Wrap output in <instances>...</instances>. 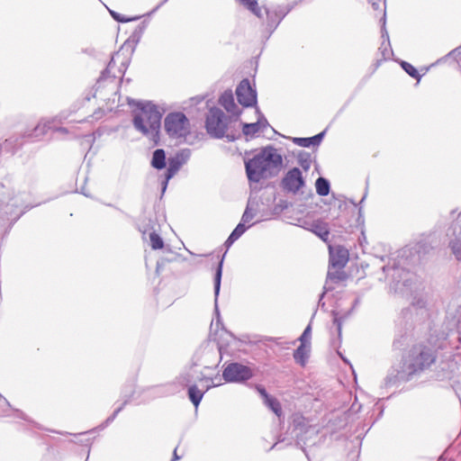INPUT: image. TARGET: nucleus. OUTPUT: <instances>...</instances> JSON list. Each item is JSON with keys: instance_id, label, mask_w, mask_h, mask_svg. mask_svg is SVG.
Masks as SVG:
<instances>
[{"instance_id": "f257e3e1", "label": "nucleus", "mask_w": 461, "mask_h": 461, "mask_svg": "<svg viewBox=\"0 0 461 461\" xmlns=\"http://www.w3.org/2000/svg\"><path fill=\"white\" fill-rule=\"evenodd\" d=\"M461 329V305L449 307L443 320L429 326L428 342L413 345L403 356L402 361L393 366L385 376L383 386L392 387L401 383L409 382L420 375L435 363L437 350L450 345L447 338L459 334Z\"/></svg>"}, {"instance_id": "f03ea898", "label": "nucleus", "mask_w": 461, "mask_h": 461, "mask_svg": "<svg viewBox=\"0 0 461 461\" xmlns=\"http://www.w3.org/2000/svg\"><path fill=\"white\" fill-rule=\"evenodd\" d=\"M420 249L421 246L416 244L412 247L402 249L397 257L398 259H393L392 264L388 263L383 266L382 269L385 274L391 293L398 294L402 296L415 293L411 301V306L419 310L426 311V297L417 293V276L407 268L408 266H413L420 261Z\"/></svg>"}, {"instance_id": "7ed1b4c3", "label": "nucleus", "mask_w": 461, "mask_h": 461, "mask_svg": "<svg viewBox=\"0 0 461 461\" xmlns=\"http://www.w3.org/2000/svg\"><path fill=\"white\" fill-rule=\"evenodd\" d=\"M128 104L135 107L132 111L134 128L158 145L160 140L163 111L150 101H135L128 98Z\"/></svg>"}, {"instance_id": "20e7f679", "label": "nucleus", "mask_w": 461, "mask_h": 461, "mask_svg": "<svg viewBox=\"0 0 461 461\" xmlns=\"http://www.w3.org/2000/svg\"><path fill=\"white\" fill-rule=\"evenodd\" d=\"M283 158L272 146L263 148L252 158L245 160V170L250 183H258L278 175Z\"/></svg>"}, {"instance_id": "39448f33", "label": "nucleus", "mask_w": 461, "mask_h": 461, "mask_svg": "<svg viewBox=\"0 0 461 461\" xmlns=\"http://www.w3.org/2000/svg\"><path fill=\"white\" fill-rule=\"evenodd\" d=\"M119 57V54L116 53L113 55L108 63L106 68L102 72V75L98 78L95 86V94L94 97H99L103 100H108L110 101L111 98L107 97L106 95V88L113 93V104L115 103V97L118 94V86L120 82L116 81V78H121L125 70H126V65L125 63H122L121 67L118 68V75H116L114 72H113L114 67H115V58Z\"/></svg>"}, {"instance_id": "423d86ee", "label": "nucleus", "mask_w": 461, "mask_h": 461, "mask_svg": "<svg viewBox=\"0 0 461 461\" xmlns=\"http://www.w3.org/2000/svg\"><path fill=\"white\" fill-rule=\"evenodd\" d=\"M228 122L225 113L220 108L212 107L208 112L205 127L211 136L217 139L226 137L229 141H233L236 137L226 133Z\"/></svg>"}, {"instance_id": "0eeeda50", "label": "nucleus", "mask_w": 461, "mask_h": 461, "mask_svg": "<svg viewBox=\"0 0 461 461\" xmlns=\"http://www.w3.org/2000/svg\"><path fill=\"white\" fill-rule=\"evenodd\" d=\"M167 134L172 139H185L191 131L188 118L181 112L169 113L164 120Z\"/></svg>"}, {"instance_id": "6e6552de", "label": "nucleus", "mask_w": 461, "mask_h": 461, "mask_svg": "<svg viewBox=\"0 0 461 461\" xmlns=\"http://www.w3.org/2000/svg\"><path fill=\"white\" fill-rule=\"evenodd\" d=\"M254 375L253 370L246 365L239 362H231L225 365L222 371V378L227 383H244Z\"/></svg>"}, {"instance_id": "1a4fd4ad", "label": "nucleus", "mask_w": 461, "mask_h": 461, "mask_svg": "<svg viewBox=\"0 0 461 461\" xmlns=\"http://www.w3.org/2000/svg\"><path fill=\"white\" fill-rule=\"evenodd\" d=\"M190 157L191 150L189 149H183L174 157H170L168 158V167L165 175V179L162 182V193L166 191L168 181L178 172L180 167L188 161Z\"/></svg>"}, {"instance_id": "9d476101", "label": "nucleus", "mask_w": 461, "mask_h": 461, "mask_svg": "<svg viewBox=\"0 0 461 461\" xmlns=\"http://www.w3.org/2000/svg\"><path fill=\"white\" fill-rule=\"evenodd\" d=\"M305 185V180L298 167H293L286 172L281 181L284 191L296 194Z\"/></svg>"}, {"instance_id": "9b49d317", "label": "nucleus", "mask_w": 461, "mask_h": 461, "mask_svg": "<svg viewBox=\"0 0 461 461\" xmlns=\"http://www.w3.org/2000/svg\"><path fill=\"white\" fill-rule=\"evenodd\" d=\"M448 247L455 258L461 261V212L447 231Z\"/></svg>"}, {"instance_id": "f8f14e48", "label": "nucleus", "mask_w": 461, "mask_h": 461, "mask_svg": "<svg viewBox=\"0 0 461 461\" xmlns=\"http://www.w3.org/2000/svg\"><path fill=\"white\" fill-rule=\"evenodd\" d=\"M238 102L245 106H254L257 104V93L250 86L249 79H243L236 89Z\"/></svg>"}, {"instance_id": "ddd939ff", "label": "nucleus", "mask_w": 461, "mask_h": 461, "mask_svg": "<svg viewBox=\"0 0 461 461\" xmlns=\"http://www.w3.org/2000/svg\"><path fill=\"white\" fill-rule=\"evenodd\" d=\"M289 10L284 6H273L270 8H266L267 14V25L270 32H274L281 21L288 14Z\"/></svg>"}, {"instance_id": "4468645a", "label": "nucleus", "mask_w": 461, "mask_h": 461, "mask_svg": "<svg viewBox=\"0 0 461 461\" xmlns=\"http://www.w3.org/2000/svg\"><path fill=\"white\" fill-rule=\"evenodd\" d=\"M348 260V253L345 249H338L330 251V266L332 268H343Z\"/></svg>"}, {"instance_id": "2eb2a0df", "label": "nucleus", "mask_w": 461, "mask_h": 461, "mask_svg": "<svg viewBox=\"0 0 461 461\" xmlns=\"http://www.w3.org/2000/svg\"><path fill=\"white\" fill-rule=\"evenodd\" d=\"M225 254L222 256L221 259L220 260L216 270L214 274V296H215V314L217 317V322L220 321V312L218 309V296L220 294L221 289V276H222V267H223V260H224Z\"/></svg>"}, {"instance_id": "dca6fc26", "label": "nucleus", "mask_w": 461, "mask_h": 461, "mask_svg": "<svg viewBox=\"0 0 461 461\" xmlns=\"http://www.w3.org/2000/svg\"><path fill=\"white\" fill-rule=\"evenodd\" d=\"M219 103L223 106L227 112L231 113L237 116L240 115V111L235 104L234 97L231 91H225L220 97Z\"/></svg>"}, {"instance_id": "f3484780", "label": "nucleus", "mask_w": 461, "mask_h": 461, "mask_svg": "<svg viewBox=\"0 0 461 461\" xmlns=\"http://www.w3.org/2000/svg\"><path fill=\"white\" fill-rule=\"evenodd\" d=\"M52 122L49 120H41L33 129L31 136L34 139H41L52 129Z\"/></svg>"}, {"instance_id": "a211bd4d", "label": "nucleus", "mask_w": 461, "mask_h": 461, "mask_svg": "<svg viewBox=\"0 0 461 461\" xmlns=\"http://www.w3.org/2000/svg\"><path fill=\"white\" fill-rule=\"evenodd\" d=\"M309 346L301 343V345L294 352V358L296 363L300 364L302 366H304L309 358Z\"/></svg>"}, {"instance_id": "6ab92c4d", "label": "nucleus", "mask_w": 461, "mask_h": 461, "mask_svg": "<svg viewBox=\"0 0 461 461\" xmlns=\"http://www.w3.org/2000/svg\"><path fill=\"white\" fill-rule=\"evenodd\" d=\"M167 165L166 153L162 149H158L153 152L151 166L156 169H163Z\"/></svg>"}, {"instance_id": "aec40b11", "label": "nucleus", "mask_w": 461, "mask_h": 461, "mask_svg": "<svg viewBox=\"0 0 461 461\" xmlns=\"http://www.w3.org/2000/svg\"><path fill=\"white\" fill-rule=\"evenodd\" d=\"M203 389H199L197 385L192 384L188 388V397L192 403L197 408L199 403L201 402L203 394H204Z\"/></svg>"}, {"instance_id": "412c9836", "label": "nucleus", "mask_w": 461, "mask_h": 461, "mask_svg": "<svg viewBox=\"0 0 461 461\" xmlns=\"http://www.w3.org/2000/svg\"><path fill=\"white\" fill-rule=\"evenodd\" d=\"M316 192L321 196H326L330 193V182L324 177L317 178L315 182Z\"/></svg>"}, {"instance_id": "4be33fe9", "label": "nucleus", "mask_w": 461, "mask_h": 461, "mask_svg": "<svg viewBox=\"0 0 461 461\" xmlns=\"http://www.w3.org/2000/svg\"><path fill=\"white\" fill-rule=\"evenodd\" d=\"M245 7H247L249 11H251L255 15L261 18L262 13L261 9L258 7L257 0H236Z\"/></svg>"}, {"instance_id": "5701e85b", "label": "nucleus", "mask_w": 461, "mask_h": 461, "mask_svg": "<svg viewBox=\"0 0 461 461\" xmlns=\"http://www.w3.org/2000/svg\"><path fill=\"white\" fill-rule=\"evenodd\" d=\"M242 133L246 137L253 138L258 132L261 131L257 122H242Z\"/></svg>"}, {"instance_id": "b1692460", "label": "nucleus", "mask_w": 461, "mask_h": 461, "mask_svg": "<svg viewBox=\"0 0 461 461\" xmlns=\"http://www.w3.org/2000/svg\"><path fill=\"white\" fill-rule=\"evenodd\" d=\"M298 163L304 171H308L312 164V156L305 151H300L298 154Z\"/></svg>"}, {"instance_id": "393cba45", "label": "nucleus", "mask_w": 461, "mask_h": 461, "mask_svg": "<svg viewBox=\"0 0 461 461\" xmlns=\"http://www.w3.org/2000/svg\"><path fill=\"white\" fill-rule=\"evenodd\" d=\"M343 268H332L331 266H329V270L327 274L328 279L335 282L341 281L345 278V273L342 271Z\"/></svg>"}, {"instance_id": "a878e982", "label": "nucleus", "mask_w": 461, "mask_h": 461, "mask_svg": "<svg viewBox=\"0 0 461 461\" xmlns=\"http://www.w3.org/2000/svg\"><path fill=\"white\" fill-rule=\"evenodd\" d=\"M265 403L268 406V408L278 417L282 414V408L280 402L273 398L269 397L265 401Z\"/></svg>"}, {"instance_id": "bb28decb", "label": "nucleus", "mask_w": 461, "mask_h": 461, "mask_svg": "<svg viewBox=\"0 0 461 461\" xmlns=\"http://www.w3.org/2000/svg\"><path fill=\"white\" fill-rule=\"evenodd\" d=\"M312 231L321 240H326L328 239L330 232L325 224L316 223L312 225Z\"/></svg>"}, {"instance_id": "cd10ccee", "label": "nucleus", "mask_w": 461, "mask_h": 461, "mask_svg": "<svg viewBox=\"0 0 461 461\" xmlns=\"http://www.w3.org/2000/svg\"><path fill=\"white\" fill-rule=\"evenodd\" d=\"M401 67L402 69L411 77L417 79L418 81L420 80V75L417 71V69L410 63L406 61L401 62Z\"/></svg>"}, {"instance_id": "c85d7f7f", "label": "nucleus", "mask_w": 461, "mask_h": 461, "mask_svg": "<svg viewBox=\"0 0 461 461\" xmlns=\"http://www.w3.org/2000/svg\"><path fill=\"white\" fill-rule=\"evenodd\" d=\"M149 240L150 246L153 249H160L164 247V241L162 238L155 231L149 233Z\"/></svg>"}, {"instance_id": "c756f323", "label": "nucleus", "mask_w": 461, "mask_h": 461, "mask_svg": "<svg viewBox=\"0 0 461 461\" xmlns=\"http://www.w3.org/2000/svg\"><path fill=\"white\" fill-rule=\"evenodd\" d=\"M256 215V210H253L250 203L249 202L247 204V207L245 209V212H243V215L241 217V221L243 223H249Z\"/></svg>"}, {"instance_id": "7c9ffc66", "label": "nucleus", "mask_w": 461, "mask_h": 461, "mask_svg": "<svg viewBox=\"0 0 461 461\" xmlns=\"http://www.w3.org/2000/svg\"><path fill=\"white\" fill-rule=\"evenodd\" d=\"M256 113L258 114V121L256 122L258 125L261 132H264L265 129L269 126V123L266 117L261 113L258 108H256Z\"/></svg>"}, {"instance_id": "2f4dec72", "label": "nucleus", "mask_w": 461, "mask_h": 461, "mask_svg": "<svg viewBox=\"0 0 461 461\" xmlns=\"http://www.w3.org/2000/svg\"><path fill=\"white\" fill-rule=\"evenodd\" d=\"M249 227H246L245 224L241 221L240 222L236 228L232 230L231 240H238L242 234L247 230Z\"/></svg>"}, {"instance_id": "473e14b6", "label": "nucleus", "mask_w": 461, "mask_h": 461, "mask_svg": "<svg viewBox=\"0 0 461 461\" xmlns=\"http://www.w3.org/2000/svg\"><path fill=\"white\" fill-rule=\"evenodd\" d=\"M127 402H128V401H127V400H126V401H124V402H123V403H122L120 407H118V408L113 411V413L111 416H109V417L105 420V421L104 422V424H102V426H101V427H102V429H104V427L108 426L110 423H112V422L114 420V419L116 418V416H117V415H118V414L122 411V409H123V408H124V406L127 404Z\"/></svg>"}, {"instance_id": "72a5a7b5", "label": "nucleus", "mask_w": 461, "mask_h": 461, "mask_svg": "<svg viewBox=\"0 0 461 461\" xmlns=\"http://www.w3.org/2000/svg\"><path fill=\"white\" fill-rule=\"evenodd\" d=\"M109 13L112 15V17L115 21H117L119 23H127V22H130V21L137 20L139 18V17L126 18V17L122 16V14H118L115 11H113V10H109Z\"/></svg>"}, {"instance_id": "f704fd0d", "label": "nucleus", "mask_w": 461, "mask_h": 461, "mask_svg": "<svg viewBox=\"0 0 461 461\" xmlns=\"http://www.w3.org/2000/svg\"><path fill=\"white\" fill-rule=\"evenodd\" d=\"M324 135H325V131H323L312 137H309V140H311V145L313 147L319 146L321 144Z\"/></svg>"}, {"instance_id": "c9c22d12", "label": "nucleus", "mask_w": 461, "mask_h": 461, "mask_svg": "<svg viewBox=\"0 0 461 461\" xmlns=\"http://www.w3.org/2000/svg\"><path fill=\"white\" fill-rule=\"evenodd\" d=\"M312 334V327L311 324H309L305 330H303V334L300 336L299 340L302 344H306V341L310 339Z\"/></svg>"}, {"instance_id": "e433bc0d", "label": "nucleus", "mask_w": 461, "mask_h": 461, "mask_svg": "<svg viewBox=\"0 0 461 461\" xmlns=\"http://www.w3.org/2000/svg\"><path fill=\"white\" fill-rule=\"evenodd\" d=\"M293 142L300 147L308 148L312 146L309 138H294Z\"/></svg>"}, {"instance_id": "4c0bfd02", "label": "nucleus", "mask_w": 461, "mask_h": 461, "mask_svg": "<svg viewBox=\"0 0 461 461\" xmlns=\"http://www.w3.org/2000/svg\"><path fill=\"white\" fill-rule=\"evenodd\" d=\"M5 402L6 405L16 413V416L18 418H20L22 420H26L28 422H32V420L29 419V417L23 411H20L18 409H13L6 399H5Z\"/></svg>"}, {"instance_id": "58836bf2", "label": "nucleus", "mask_w": 461, "mask_h": 461, "mask_svg": "<svg viewBox=\"0 0 461 461\" xmlns=\"http://www.w3.org/2000/svg\"><path fill=\"white\" fill-rule=\"evenodd\" d=\"M180 383H181L183 385H187L188 384H190V383H191L190 375H189V374L183 375L180 377Z\"/></svg>"}, {"instance_id": "ea45409f", "label": "nucleus", "mask_w": 461, "mask_h": 461, "mask_svg": "<svg viewBox=\"0 0 461 461\" xmlns=\"http://www.w3.org/2000/svg\"><path fill=\"white\" fill-rule=\"evenodd\" d=\"M199 380H200V381L205 380V381H207V382H208V381H211V384H208L207 385H205V386H204V388H203V391H204V392H207L209 389H211V388H212V387L216 386V384H214L212 383V379H210V378H207V377H203H203L199 378Z\"/></svg>"}, {"instance_id": "a19ab883", "label": "nucleus", "mask_w": 461, "mask_h": 461, "mask_svg": "<svg viewBox=\"0 0 461 461\" xmlns=\"http://www.w3.org/2000/svg\"><path fill=\"white\" fill-rule=\"evenodd\" d=\"M258 389V392L260 393V395L264 398V400L266 401L267 398L271 397L267 392L266 391V389L262 386H258L257 387Z\"/></svg>"}, {"instance_id": "79ce46f5", "label": "nucleus", "mask_w": 461, "mask_h": 461, "mask_svg": "<svg viewBox=\"0 0 461 461\" xmlns=\"http://www.w3.org/2000/svg\"><path fill=\"white\" fill-rule=\"evenodd\" d=\"M371 4L374 9L377 10L380 8L381 3L384 5V0H368Z\"/></svg>"}, {"instance_id": "37998d69", "label": "nucleus", "mask_w": 461, "mask_h": 461, "mask_svg": "<svg viewBox=\"0 0 461 461\" xmlns=\"http://www.w3.org/2000/svg\"><path fill=\"white\" fill-rule=\"evenodd\" d=\"M168 0H162L153 10H151L149 14H153L156 13L162 5H164Z\"/></svg>"}, {"instance_id": "c03bdc74", "label": "nucleus", "mask_w": 461, "mask_h": 461, "mask_svg": "<svg viewBox=\"0 0 461 461\" xmlns=\"http://www.w3.org/2000/svg\"><path fill=\"white\" fill-rule=\"evenodd\" d=\"M334 324L337 326V330H338L339 335L340 336V334H341V321L337 317L334 318Z\"/></svg>"}, {"instance_id": "a18cd8bd", "label": "nucleus", "mask_w": 461, "mask_h": 461, "mask_svg": "<svg viewBox=\"0 0 461 461\" xmlns=\"http://www.w3.org/2000/svg\"><path fill=\"white\" fill-rule=\"evenodd\" d=\"M318 431L315 428H309L305 430V435H317Z\"/></svg>"}, {"instance_id": "49530a36", "label": "nucleus", "mask_w": 461, "mask_h": 461, "mask_svg": "<svg viewBox=\"0 0 461 461\" xmlns=\"http://www.w3.org/2000/svg\"><path fill=\"white\" fill-rule=\"evenodd\" d=\"M237 240H231V234L228 237L227 240L225 241L226 247H230Z\"/></svg>"}, {"instance_id": "de8ad7c7", "label": "nucleus", "mask_w": 461, "mask_h": 461, "mask_svg": "<svg viewBox=\"0 0 461 461\" xmlns=\"http://www.w3.org/2000/svg\"><path fill=\"white\" fill-rule=\"evenodd\" d=\"M296 437H297V439H298V444H301L302 442L304 444V445H307V442H306V438L303 437V436H298V434H296Z\"/></svg>"}, {"instance_id": "09e8293b", "label": "nucleus", "mask_w": 461, "mask_h": 461, "mask_svg": "<svg viewBox=\"0 0 461 461\" xmlns=\"http://www.w3.org/2000/svg\"><path fill=\"white\" fill-rule=\"evenodd\" d=\"M54 131L61 132V133H67L68 132V130L66 128H63V127L56 128Z\"/></svg>"}, {"instance_id": "8fccbe9b", "label": "nucleus", "mask_w": 461, "mask_h": 461, "mask_svg": "<svg viewBox=\"0 0 461 461\" xmlns=\"http://www.w3.org/2000/svg\"><path fill=\"white\" fill-rule=\"evenodd\" d=\"M178 459H180V456H177L176 448H175V450H174V460H178Z\"/></svg>"}, {"instance_id": "3c124183", "label": "nucleus", "mask_w": 461, "mask_h": 461, "mask_svg": "<svg viewBox=\"0 0 461 461\" xmlns=\"http://www.w3.org/2000/svg\"><path fill=\"white\" fill-rule=\"evenodd\" d=\"M384 36H386V38L388 39V34L386 32V31H384V29L382 30V37L384 38Z\"/></svg>"}, {"instance_id": "603ef678", "label": "nucleus", "mask_w": 461, "mask_h": 461, "mask_svg": "<svg viewBox=\"0 0 461 461\" xmlns=\"http://www.w3.org/2000/svg\"><path fill=\"white\" fill-rule=\"evenodd\" d=\"M81 194H83L85 196H89V194L86 192H85L84 188H82Z\"/></svg>"}, {"instance_id": "864d4df0", "label": "nucleus", "mask_w": 461, "mask_h": 461, "mask_svg": "<svg viewBox=\"0 0 461 461\" xmlns=\"http://www.w3.org/2000/svg\"><path fill=\"white\" fill-rule=\"evenodd\" d=\"M324 294H325V293H322V294H321V296H320V301H321V300H322V298L324 297Z\"/></svg>"}, {"instance_id": "5fc2aeb1", "label": "nucleus", "mask_w": 461, "mask_h": 461, "mask_svg": "<svg viewBox=\"0 0 461 461\" xmlns=\"http://www.w3.org/2000/svg\"><path fill=\"white\" fill-rule=\"evenodd\" d=\"M383 16H384V18H383V19H384V22H385V18H384V16H385V12H384V11Z\"/></svg>"}, {"instance_id": "6e6d98bb", "label": "nucleus", "mask_w": 461, "mask_h": 461, "mask_svg": "<svg viewBox=\"0 0 461 461\" xmlns=\"http://www.w3.org/2000/svg\"><path fill=\"white\" fill-rule=\"evenodd\" d=\"M9 415H10V414H8V413H7V412H5H5H4V414H3V416H6V417H7V416H9Z\"/></svg>"}, {"instance_id": "4d7b16f0", "label": "nucleus", "mask_w": 461, "mask_h": 461, "mask_svg": "<svg viewBox=\"0 0 461 461\" xmlns=\"http://www.w3.org/2000/svg\"><path fill=\"white\" fill-rule=\"evenodd\" d=\"M144 28H145V25H142L141 27H140V30L142 31Z\"/></svg>"}, {"instance_id": "13d9d810", "label": "nucleus", "mask_w": 461, "mask_h": 461, "mask_svg": "<svg viewBox=\"0 0 461 461\" xmlns=\"http://www.w3.org/2000/svg\"><path fill=\"white\" fill-rule=\"evenodd\" d=\"M303 449L305 452V456H308V453L306 452V450L304 448H303Z\"/></svg>"}, {"instance_id": "bf43d9fd", "label": "nucleus", "mask_w": 461, "mask_h": 461, "mask_svg": "<svg viewBox=\"0 0 461 461\" xmlns=\"http://www.w3.org/2000/svg\"><path fill=\"white\" fill-rule=\"evenodd\" d=\"M457 340H458V342H461V338L457 337Z\"/></svg>"}]
</instances>
